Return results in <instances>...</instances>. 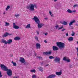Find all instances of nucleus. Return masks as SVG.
<instances>
[{
  "label": "nucleus",
  "mask_w": 78,
  "mask_h": 78,
  "mask_svg": "<svg viewBox=\"0 0 78 78\" xmlns=\"http://www.w3.org/2000/svg\"><path fill=\"white\" fill-rule=\"evenodd\" d=\"M2 70L4 71H7V73L8 76H11L12 75V71L11 70L8 69V67H6L5 65L1 64L0 66Z\"/></svg>",
  "instance_id": "1"
},
{
  "label": "nucleus",
  "mask_w": 78,
  "mask_h": 78,
  "mask_svg": "<svg viewBox=\"0 0 78 78\" xmlns=\"http://www.w3.org/2000/svg\"><path fill=\"white\" fill-rule=\"evenodd\" d=\"M33 20H34L36 23H37L38 24V28H42V27L44 25L42 23H40V21H39V20L37 17L36 16H34V18L33 19Z\"/></svg>",
  "instance_id": "2"
},
{
  "label": "nucleus",
  "mask_w": 78,
  "mask_h": 78,
  "mask_svg": "<svg viewBox=\"0 0 78 78\" xmlns=\"http://www.w3.org/2000/svg\"><path fill=\"white\" fill-rule=\"evenodd\" d=\"M34 7L35 8H37L36 5L32 4L27 6V8L28 9H29V11H34Z\"/></svg>",
  "instance_id": "3"
},
{
  "label": "nucleus",
  "mask_w": 78,
  "mask_h": 78,
  "mask_svg": "<svg viewBox=\"0 0 78 78\" xmlns=\"http://www.w3.org/2000/svg\"><path fill=\"white\" fill-rule=\"evenodd\" d=\"M56 44L57 46H58L60 50H62V48H65V44L64 43L58 42Z\"/></svg>",
  "instance_id": "4"
},
{
  "label": "nucleus",
  "mask_w": 78,
  "mask_h": 78,
  "mask_svg": "<svg viewBox=\"0 0 78 78\" xmlns=\"http://www.w3.org/2000/svg\"><path fill=\"white\" fill-rule=\"evenodd\" d=\"M54 61L55 62H58L60 63V58L58 57H56L54 59Z\"/></svg>",
  "instance_id": "5"
},
{
  "label": "nucleus",
  "mask_w": 78,
  "mask_h": 78,
  "mask_svg": "<svg viewBox=\"0 0 78 78\" xmlns=\"http://www.w3.org/2000/svg\"><path fill=\"white\" fill-rule=\"evenodd\" d=\"M63 61H65L68 62H70V60L69 58H66V57H64L63 58Z\"/></svg>",
  "instance_id": "6"
},
{
  "label": "nucleus",
  "mask_w": 78,
  "mask_h": 78,
  "mask_svg": "<svg viewBox=\"0 0 78 78\" xmlns=\"http://www.w3.org/2000/svg\"><path fill=\"white\" fill-rule=\"evenodd\" d=\"M20 61L21 63H25V59L23 58L20 57Z\"/></svg>",
  "instance_id": "7"
},
{
  "label": "nucleus",
  "mask_w": 78,
  "mask_h": 78,
  "mask_svg": "<svg viewBox=\"0 0 78 78\" xmlns=\"http://www.w3.org/2000/svg\"><path fill=\"white\" fill-rule=\"evenodd\" d=\"M8 35H9V36H11V35H12V34H9L8 33L6 32L5 34L2 35V37H6V36H8Z\"/></svg>",
  "instance_id": "8"
},
{
  "label": "nucleus",
  "mask_w": 78,
  "mask_h": 78,
  "mask_svg": "<svg viewBox=\"0 0 78 78\" xmlns=\"http://www.w3.org/2000/svg\"><path fill=\"white\" fill-rule=\"evenodd\" d=\"M43 55H51V51H49L48 52H44L43 53Z\"/></svg>",
  "instance_id": "9"
},
{
  "label": "nucleus",
  "mask_w": 78,
  "mask_h": 78,
  "mask_svg": "<svg viewBox=\"0 0 78 78\" xmlns=\"http://www.w3.org/2000/svg\"><path fill=\"white\" fill-rule=\"evenodd\" d=\"M76 21L75 20H73L72 21H71L69 24V26H71L73 25V23H75Z\"/></svg>",
  "instance_id": "10"
},
{
  "label": "nucleus",
  "mask_w": 78,
  "mask_h": 78,
  "mask_svg": "<svg viewBox=\"0 0 78 78\" xmlns=\"http://www.w3.org/2000/svg\"><path fill=\"white\" fill-rule=\"evenodd\" d=\"M36 47L37 49H40L41 48V45L40 44L37 43L36 44Z\"/></svg>",
  "instance_id": "11"
},
{
  "label": "nucleus",
  "mask_w": 78,
  "mask_h": 78,
  "mask_svg": "<svg viewBox=\"0 0 78 78\" xmlns=\"http://www.w3.org/2000/svg\"><path fill=\"white\" fill-rule=\"evenodd\" d=\"M52 48L53 49V51H57V50H59L58 48L55 46H53Z\"/></svg>",
  "instance_id": "12"
},
{
  "label": "nucleus",
  "mask_w": 78,
  "mask_h": 78,
  "mask_svg": "<svg viewBox=\"0 0 78 78\" xmlns=\"http://www.w3.org/2000/svg\"><path fill=\"white\" fill-rule=\"evenodd\" d=\"M56 74L58 76H61L62 74V71H60L59 72H56Z\"/></svg>",
  "instance_id": "13"
},
{
  "label": "nucleus",
  "mask_w": 78,
  "mask_h": 78,
  "mask_svg": "<svg viewBox=\"0 0 78 78\" xmlns=\"http://www.w3.org/2000/svg\"><path fill=\"white\" fill-rule=\"evenodd\" d=\"M12 42V40L11 39H9L7 41V43L8 44H10Z\"/></svg>",
  "instance_id": "14"
},
{
  "label": "nucleus",
  "mask_w": 78,
  "mask_h": 78,
  "mask_svg": "<svg viewBox=\"0 0 78 78\" xmlns=\"http://www.w3.org/2000/svg\"><path fill=\"white\" fill-rule=\"evenodd\" d=\"M2 43H3V44H4L5 45L7 44V41H6L3 39L2 40Z\"/></svg>",
  "instance_id": "15"
},
{
  "label": "nucleus",
  "mask_w": 78,
  "mask_h": 78,
  "mask_svg": "<svg viewBox=\"0 0 78 78\" xmlns=\"http://www.w3.org/2000/svg\"><path fill=\"white\" fill-rule=\"evenodd\" d=\"M14 40H15V41H19L20 40V38L19 37H16L14 38Z\"/></svg>",
  "instance_id": "16"
},
{
  "label": "nucleus",
  "mask_w": 78,
  "mask_h": 78,
  "mask_svg": "<svg viewBox=\"0 0 78 78\" xmlns=\"http://www.w3.org/2000/svg\"><path fill=\"white\" fill-rule=\"evenodd\" d=\"M68 40L69 42H70V41H73V38L72 37H70L68 39Z\"/></svg>",
  "instance_id": "17"
},
{
  "label": "nucleus",
  "mask_w": 78,
  "mask_h": 78,
  "mask_svg": "<svg viewBox=\"0 0 78 78\" xmlns=\"http://www.w3.org/2000/svg\"><path fill=\"white\" fill-rule=\"evenodd\" d=\"M67 12L69 13H72L73 12H72V11L70 9H68L67 10Z\"/></svg>",
  "instance_id": "18"
},
{
  "label": "nucleus",
  "mask_w": 78,
  "mask_h": 78,
  "mask_svg": "<svg viewBox=\"0 0 78 78\" xmlns=\"http://www.w3.org/2000/svg\"><path fill=\"white\" fill-rule=\"evenodd\" d=\"M39 70H40V71H41V72H43V71L44 70L43 69V68L41 67H39L38 68Z\"/></svg>",
  "instance_id": "19"
},
{
  "label": "nucleus",
  "mask_w": 78,
  "mask_h": 78,
  "mask_svg": "<svg viewBox=\"0 0 78 78\" xmlns=\"http://www.w3.org/2000/svg\"><path fill=\"white\" fill-rule=\"evenodd\" d=\"M26 28H31V27H30V24H29L27 25Z\"/></svg>",
  "instance_id": "20"
},
{
  "label": "nucleus",
  "mask_w": 78,
  "mask_h": 78,
  "mask_svg": "<svg viewBox=\"0 0 78 78\" xmlns=\"http://www.w3.org/2000/svg\"><path fill=\"white\" fill-rule=\"evenodd\" d=\"M13 28H15V29H19V27L17 26H14L13 27Z\"/></svg>",
  "instance_id": "21"
},
{
  "label": "nucleus",
  "mask_w": 78,
  "mask_h": 78,
  "mask_svg": "<svg viewBox=\"0 0 78 78\" xmlns=\"http://www.w3.org/2000/svg\"><path fill=\"white\" fill-rule=\"evenodd\" d=\"M12 63L13 64V65L14 66H17V64L16 62H14L13 61L12 62Z\"/></svg>",
  "instance_id": "22"
},
{
  "label": "nucleus",
  "mask_w": 78,
  "mask_h": 78,
  "mask_svg": "<svg viewBox=\"0 0 78 78\" xmlns=\"http://www.w3.org/2000/svg\"><path fill=\"white\" fill-rule=\"evenodd\" d=\"M15 17H16L17 18V17H19V16H20V15H19V14H16L15 15Z\"/></svg>",
  "instance_id": "23"
},
{
  "label": "nucleus",
  "mask_w": 78,
  "mask_h": 78,
  "mask_svg": "<svg viewBox=\"0 0 78 78\" xmlns=\"http://www.w3.org/2000/svg\"><path fill=\"white\" fill-rule=\"evenodd\" d=\"M30 72L32 73H36V70L35 69L31 70Z\"/></svg>",
  "instance_id": "24"
},
{
  "label": "nucleus",
  "mask_w": 78,
  "mask_h": 78,
  "mask_svg": "<svg viewBox=\"0 0 78 78\" xmlns=\"http://www.w3.org/2000/svg\"><path fill=\"white\" fill-rule=\"evenodd\" d=\"M5 26H9V23H7L6 22H5Z\"/></svg>",
  "instance_id": "25"
},
{
  "label": "nucleus",
  "mask_w": 78,
  "mask_h": 78,
  "mask_svg": "<svg viewBox=\"0 0 78 78\" xmlns=\"http://www.w3.org/2000/svg\"><path fill=\"white\" fill-rule=\"evenodd\" d=\"M9 8H10V6L9 5H8L6 8V11H8Z\"/></svg>",
  "instance_id": "26"
},
{
  "label": "nucleus",
  "mask_w": 78,
  "mask_h": 78,
  "mask_svg": "<svg viewBox=\"0 0 78 78\" xmlns=\"http://www.w3.org/2000/svg\"><path fill=\"white\" fill-rule=\"evenodd\" d=\"M62 24L63 25H67V23L66 21H64L63 23Z\"/></svg>",
  "instance_id": "27"
},
{
  "label": "nucleus",
  "mask_w": 78,
  "mask_h": 78,
  "mask_svg": "<svg viewBox=\"0 0 78 78\" xmlns=\"http://www.w3.org/2000/svg\"><path fill=\"white\" fill-rule=\"evenodd\" d=\"M72 34H71L72 36H73L75 34V33L74 32H73V31H72Z\"/></svg>",
  "instance_id": "28"
},
{
  "label": "nucleus",
  "mask_w": 78,
  "mask_h": 78,
  "mask_svg": "<svg viewBox=\"0 0 78 78\" xmlns=\"http://www.w3.org/2000/svg\"><path fill=\"white\" fill-rule=\"evenodd\" d=\"M37 58H39V60H40V59H41V60H42V57H37Z\"/></svg>",
  "instance_id": "29"
},
{
  "label": "nucleus",
  "mask_w": 78,
  "mask_h": 78,
  "mask_svg": "<svg viewBox=\"0 0 78 78\" xmlns=\"http://www.w3.org/2000/svg\"><path fill=\"white\" fill-rule=\"evenodd\" d=\"M49 59H53V58H55V57L53 56H50L49 57Z\"/></svg>",
  "instance_id": "30"
},
{
  "label": "nucleus",
  "mask_w": 78,
  "mask_h": 78,
  "mask_svg": "<svg viewBox=\"0 0 78 78\" xmlns=\"http://www.w3.org/2000/svg\"><path fill=\"white\" fill-rule=\"evenodd\" d=\"M49 14H50V15H51V17H53V14L51 13V11H49Z\"/></svg>",
  "instance_id": "31"
},
{
  "label": "nucleus",
  "mask_w": 78,
  "mask_h": 78,
  "mask_svg": "<svg viewBox=\"0 0 78 78\" xmlns=\"http://www.w3.org/2000/svg\"><path fill=\"white\" fill-rule=\"evenodd\" d=\"M35 39H36L37 41H39V40H38V37H35Z\"/></svg>",
  "instance_id": "32"
},
{
  "label": "nucleus",
  "mask_w": 78,
  "mask_h": 78,
  "mask_svg": "<svg viewBox=\"0 0 78 78\" xmlns=\"http://www.w3.org/2000/svg\"><path fill=\"white\" fill-rule=\"evenodd\" d=\"M78 5L77 4L73 6V8H75V7H78Z\"/></svg>",
  "instance_id": "33"
},
{
  "label": "nucleus",
  "mask_w": 78,
  "mask_h": 78,
  "mask_svg": "<svg viewBox=\"0 0 78 78\" xmlns=\"http://www.w3.org/2000/svg\"><path fill=\"white\" fill-rule=\"evenodd\" d=\"M62 28H63V26H62V27H60L59 28H58V30H60V29H62Z\"/></svg>",
  "instance_id": "34"
},
{
  "label": "nucleus",
  "mask_w": 78,
  "mask_h": 78,
  "mask_svg": "<svg viewBox=\"0 0 78 78\" xmlns=\"http://www.w3.org/2000/svg\"><path fill=\"white\" fill-rule=\"evenodd\" d=\"M36 77V75H34L32 76V78H35Z\"/></svg>",
  "instance_id": "35"
},
{
  "label": "nucleus",
  "mask_w": 78,
  "mask_h": 78,
  "mask_svg": "<svg viewBox=\"0 0 78 78\" xmlns=\"http://www.w3.org/2000/svg\"><path fill=\"white\" fill-rule=\"evenodd\" d=\"M2 77V72H0V78Z\"/></svg>",
  "instance_id": "36"
},
{
  "label": "nucleus",
  "mask_w": 78,
  "mask_h": 78,
  "mask_svg": "<svg viewBox=\"0 0 78 78\" xmlns=\"http://www.w3.org/2000/svg\"><path fill=\"white\" fill-rule=\"evenodd\" d=\"M55 28H56V29H57V28H59V27L58 25H56L55 26Z\"/></svg>",
  "instance_id": "37"
},
{
  "label": "nucleus",
  "mask_w": 78,
  "mask_h": 78,
  "mask_svg": "<svg viewBox=\"0 0 78 78\" xmlns=\"http://www.w3.org/2000/svg\"><path fill=\"white\" fill-rule=\"evenodd\" d=\"M44 35H45V36H47L48 34V33L47 32L46 33H44Z\"/></svg>",
  "instance_id": "38"
},
{
  "label": "nucleus",
  "mask_w": 78,
  "mask_h": 78,
  "mask_svg": "<svg viewBox=\"0 0 78 78\" xmlns=\"http://www.w3.org/2000/svg\"><path fill=\"white\" fill-rule=\"evenodd\" d=\"M69 67L70 69H71L72 68V66L71 65H70L69 66Z\"/></svg>",
  "instance_id": "39"
},
{
  "label": "nucleus",
  "mask_w": 78,
  "mask_h": 78,
  "mask_svg": "<svg viewBox=\"0 0 78 78\" xmlns=\"http://www.w3.org/2000/svg\"><path fill=\"white\" fill-rule=\"evenodd\" d=\"M13 27H14V26H16V23H13Z\"/></svg>",
  "instance_id": "40"
},
{
  "label": "nucleus",
  "mask_w": 78,
  "mask_h": 78,
  "mask_svg": "<svg viewBox=\"0 0 78 78\" xmlns=\"http://www.w3.org/2000/svg\"><path fill=\"white\" fill-rule=\"evenodd\" d=\"M65 30H66L65 29H63L62 30V31H64Z\"/></svg>",
  "instance_id": "41"
},
{
  "label": "nucleus",
  "mask_w": 78,
  "mask_h": 78,
  "mask_svg": "<svg viewBox=\"0 0 78 78\" xmlns=\"http://www.w3.org/2000/svg\"><path fill=\"white\" fill-rule=\"evenodd\" d=\"M76 10H73V11H72L73 12H76Z\"/></svg>",
  "instance_id": "42"
},
{
  "label": "nucleus",
  "mask_w": 78,
  "mask_h": 78,
  "mask_svg": "<svg viewBox=\"0 0 78 78\" xmlns=\"http://www.w3.org/2000/svg\"><path fill=\"white\" fill-rule=\"evenodd\" d=\"M66 36H69V35H68V33H66Z\"/></svg>",
  "instance_id": "43"
},
{
  "label": "nucleus",
  "mask_w": 78,
  "mask_h": 78,
  "mask_svg": "<svg viewBox=\"0 0 78 78\" xmlns=\"http://www.w3.org/2000/svg\"><path fill=\"white\" fill-rule=\"evenodd\" d=\"M44 42H45V43H47V40H44Z\"/></svg>",
  "instance_id": "44"
},
{
  "label": "nucleus",
  "mask_w": 78,
  "mask_h": 78,
  "mask_svg": "<svg viewBox=\"0 0 78 78\" xmlns=\"http://www.w3.org/2000/svg\"><path fill=\"white\" fill-rule=\"evenodd\" d=\"M58 1V0H54V2H57Z\"/></svg>",
  "instance_id": "45"
},
{
  "label": "nucleus",
  "mask_w": 78,
  "mask_h": 78,
  "mask_svg": "<svg viewBox=\"0 0 78 78\" xmlns=\"http://www.w3.org/2000/svg\"><path fill=\"white\" fill-rule=\"evenodd\" d=\"M44 19H45V20H47L48 19V18H45Z\"/></svg>",
  "instance_id": "46"
},
{
  "label": "nucleus",
  "mask_w": 78,
  "mask_h": 78,
  "mask_svg": "<svg viewBox=\"0 0 78 78\" xmlns=\"http://www.w3.org/2000/svg\"><path fill=\"white\" fill-rule=\"evenodd\" d=\"M49 64H48L47 65H46L45 66L46 67H47V66H49Z\"/></svg>",
  "instance_id": "47"
},
{
  "label": "nucleus",
  "mask_w": 78,
  "mask_h": 78,
  "mask_svg": "<svg viewBox=\"0 0 78 78\" xmlns=\"http://www.w3.org/2000/svg\"><path fill=\"white\" fill-rule=\"evenodd\" d=\"M13 78H17V77L16 76H15V77H13Z\"/></svg>",
  "instance_id": "48"
},
{
  "label": "nucleus",
  "mask_w": 78,
  "mask_h": 78,
  "mask_svg": "<svg viewBox=\"0 0 78 78\" xmlns=\"http://www.w3.org/2000/svg\"><path fill=\"white\" fill-rule=\"evenodd\" d=\"M34 55H35V56H36V55H37V54H36V53H35Z\"/></svg>",
  "instance_id": "49"
},
{
  "label": "nucleus",
  "mask_w": 78,
  "mask_h": 78,
  "mask_svg": "<svg viewBox=\"0 0 78 78\" xmlns=\"http://www.w3.org/2000/svg\"><path fill=\"white\" fill-rule=\"evenodd\" d=\"M71 29H73V28L71 27Z\"/></svg>",
  "instance_id": "50"
},
{
  "label": "nucleus",
  "mask_w": 78,
  "mask_h": 78,
  "mask_svg": "<svg viewBox=\"0 0 78 78\" xmlns=\"http://www.w3.org/2000/svg\"><path fill=\"white\" fill-rule=\"evenodd\" d=\"M3 14H5V12H4Z\"/></svg>",
  "instance_id": "51"
},
{
  "label": "nucleus",
  "mask_w": 78,
  "mask_h": 78,
  "mask_svg": "<svg viewBox=\"0 0 78 78\" xmlns=\"http://www.w3.org/2000/svg\"><path fill=\"white\" fill-rule=\"evenodd\" d=\"M37 34H39V32H37Z\"/></svg>",
  "instance_id": "52"
},
{
  "label": "nucleus",
  "mask_w": 78,
  "mask_h": 78,
  "mask_svg": "<svg viewBox=\"0 0 78 78\" xmlns=\"http://www.w3.org/2000/svg\"><path fill=\"white\" fill-rule=\"evenodd\" d=\"M77 43L78 44V41L77 42Z\"/></svg>",
  "instance_id": "53"
},
{
  "label": "nucleus",
  "mask_w": 78,
  "mask_h": 78,
  "mask_svg": "<svg viewBox=\"0 0 78 78\" xmlns=\"http://www.w3.org/2000/svg\"><path fill=\"white\" fill-rule=\"evenodd\" d=\"M12 56H13V55H12Z\"/></svg>",
  "instance_id": "54"
}]
</instances>
